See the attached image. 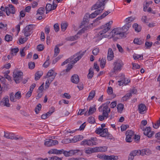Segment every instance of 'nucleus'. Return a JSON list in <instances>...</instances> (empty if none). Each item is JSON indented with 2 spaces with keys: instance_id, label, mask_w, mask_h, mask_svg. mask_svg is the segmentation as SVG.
<instances>
[{
  "instance_id": "1",
  "label": "nucleus",
  "mask_w": 160,
  "mask_h": 160,
  "mask_svg": "<svg viewBox=\"0 0 160 160\" xmlns=\"http://www.w3.org/2000/svg\"><path fill=\"white\" fill-rule=\"evenodd\" d=\"M110 103V101H107L105 103L101 106L98 108L100 112H103L102 115H99L98 116V119L102 121L104 119V117H106L107 118L108 116V112H110V108H109L108 110V105Z\"/></svg>"
},
{
  "instance_id": "2",
  "label": "nucleus",
  "mask_w": 160,
  "mask_h": 160,
  "mask_svg": "<svg viewBox=\"0 0 160 160\" xmlns=\"http://www.w3.org/2000/svg\"><path fill=\"white\" fill-rule=\"evenodd\" d=\"M121 27L114 28L111 32V37L113 41H116L118 39H122L124 37V33L122 32Z\"/></svg>"
},
{
  "instance_id": "3",
  "label": "nucleus",
  "mask_w": 160,
  "mask_h": 160,
  "mask_svg": "<svg viewBox=\"0 0 160 160\" xmlns=\"http://www.w3.org/2000/svg\"><path fill=\"white\" fill-rule=\"evenodd\" d=\"M151 154V151H132L128 156V160H133L136 156L148 155Z\"/></svg>"
},
{
  "instance_id": "4",
  "label": "nucleus",
  "mask_w": 160,
  "mask_h": 160,
  "mask_svg": "<svg viewBox=\"0 0 160 160\" xmlns=\"http://www.w3.org/2000/svg\"><path fill=\"white\" fill-rule=\"evenodd\" d=\"M80 151H49L48 153L50 154H54L59 155L63 153L66 157L72 156L76 154Z\"/></svg>"
},
{
  "instance_id": "5",
  "label": "nucleus",
  "mask_w": 160,
  "mask_h": 160,
  "mask_svg": "<svg viewBox=\"0 0 160 160\" xmlns=\"http://www.w3.org/2000/svg\"><path fill=\"white\" fill-rule=\"evenodd\" d=\"M99 28L102 29L94 37H97L101 36V35H103L110 29V21L101 26Z\"/></svg>"
},
{
  "instance_id": "6",
  "label": "nucleus",
  "mask_w": 160,
  "mask_h": 160,
  "mask_svg": "<svg viewBox=\"0 0 160 160\" xmlns=\"http://www.w3.org/2000/svg\"><path fill=\"white\" fill-rule=\"evenodd\" d=\"M123 65L122 61L119 59L117 60L113 63V70L112 72H115L116 71H120Z\"/></svg>"
},
{
  "instance_id": "7",
  "label": "nucleus",
  "mask_w": 160,
  "mask_h": 160,
  "mask_svg": "<svg viewBox=\"0 0 160 160\" xmlns=\"http://www.w3.org/2000/svg\"><path fill=\"white\" fill-rule=\"evenodd\" d=\"M23 73L18 71H14L13 72V77L14 80L17 83H19L22 78Z\"/></svg>"
},
{
  "instance_id": "8",
  "label": "nucleus",
  "mask_w": 160,
  "mask_h": 160,
  "mask_svg": "<svg viewBox=\"0 0 160 160\" xmlns=\"http://www.w3.org/2000/svg\"><path fill=\"white\" fill-rule=\"evenodd\" d=\"M34 27L33 24H30L26 26L22 30L24 35L27 37L30 36L32 33V30Z\"/></svg>"
},
{
  "instance_id": "9",
  "label": "nucleus",
  "mask_w": 160,
  "mask_h": 160,
  "mask_svg": "<svg viewBox=\"0 0 160 160\" xmlns=\"http://www.w3.org/2000/svg\"><path fill=\"white\" fill-rule=\"evenodd\" d=\"M4 137L7 138L11 139H15V140H22L23 139V137L21 136L18 135H15L13 133H9L4 132Z\"/></svg>"
},
{
  "instance_id": "10",
  "label": "nucleus",
  "mask_w": 160,
  "mask_h": 160,
  "mask_svg": "<svg viewBox=\"0 0 160 160\" xmlns=\"http://www.w3.org/2000/svg\"><path fill=\"white\" fill-rule=\"evenodd\" d=\"M95 132L98 134H100V136L102 137H105L107 136L108 133V129L107 128L104 129L99 128H97Z\"/></svg>"
},
{
  "instance_id": "11",
  "label": "nucleus",
  "mask_w": 160,
  "mask_h": 160,
  "mask_svg": "<svg viewBox=\"0 0 160 160\" xmlns=\"http://www.w3.org/2000/svg\"><path fill=\"white\" fill-rule=\"evenodd\" d=\"M58 142L57 140L52 139H46L45 140L44 144L47 147H51L58 144Z\"/></svg>"
},
{
  "instance_id": "12",
  "label": "nucleus",
  "mask_w": 160,
  "mask_h": 160,
  "mask_svg": "<svg viewBox=\"0 0 160 160\" xmlns=\"http://www.w3.org/2000/svg\"><path fill=\"white\" fill-rule=\"evenodd\" d=\"M108 0H99L96 4L93 6L91 8V10H95L101 8L102 6H104Z\"/></svg>"
},
{
  "instance_id": "13",
  "label": "nucleus",
  "mask_w": 160,
  "mask_h": 160,
  "mask_svg": "<svg viewBox=\"0 0 160 160\" xmlns=\"http://www.w3.org/2000/svg\"><path fill=\"white\" fill-rule=\"evenodd\" d=\"M6 12L8 16L9 15L10 13L14 14L15 12L14 7L12 4H9L8 7H5Z\"/></svg>"
},
{
  "instance_id": "14",
  "label": "nucleus",
  "mask_w": 160,
  "mask_h": 160,
  "mask_svg": "<svg viewBox=\"0 0 160 160\" xmlns=\"http://www.w3.org/2000/svg\"><path fill=\"white\" fill-rule=\"evenodd\" d=\"M131 26L130 24H126L122 27H121L122 32L124 33V38L126 37L127 35L128 34V31Z\"/></svg>"
},
{
  "instance_id": "15",
  "label": "nucleus",
  "mask_w": 160,
  "mask_h": 160,
  "mask_svg": "<svg viewBox=\"0 0 160 160\" xmlns=\"http://www.w3.org/2000/svg\"><path fill=\"white\" fill-rule=\"evenodd\" d=\"M0 105L2 107L6 106L7 107L10 106V104L9 103L8 97V96L3 98L0 102Z\"/></svg>"
},
{
  "instance_id": "16",
  "label": "nucleus",
  "mask_w": 160,
  "mask_h": 160,
  "mask_svg": "<svg viewBox=\"0 0 160 160\" xmlns=\"http://www.w3.org/2000/svg\"><path fill=\"white\" fill-rule=\"evenodd\" d=\"M154 132L151 131V128L148 127L144 130L143 133L148 138L151 137L154 134Z\"/></svg>"
},
{
  "instance_id": "17",
  "label": "nucleus",
  "mask_w": 160,
  "mask_h": 160,
  "mask_svg": "<svg viewBox=\"0 0 160 160\" xmlns=\"http://www.w3.org/2000/svg\"><path fill=\"white\" fill-rule=\"evenodd\" d=\"M138 110L140 114H143L145 113L146 111V107L144 104H140L138 106Z\"/></svg>"
},
{
  "instance_id": "18",
  "label": "nucleus",
  "mask_w": 160,
  "mask_h": 160,
  "mask_svg": "<svg viewBox=\"0 0 160 160\" xmlns=\"http://www.w3.org/2000/svg\"><path fill=\"white\" fill-rule=\"evenodd\" d=\"M79 78L77 74L73 75L71 78V81L74 83L77 84L79 81Z\"/></svg>"
},
{
  "instance_id": "19",
  "label": "nucleus",
  "mask_w": 160,
  "mask_h": 160,
  "mask_svg": "<svg viewBox=\"0 0 160 160\" xmlns=\"http://www.w3.org/2000/svg\"><path fill=\"white\" fill-rule=\"evenodd\" d=\"M96 110L95 106L94 107H90L88 111H87L84 114L86 116H88L89 115L93 113Z\"/></svg>"
},
{
  "instance_id": "20",
  "label": "nucleus",
  "mask_w": 160,
  "mask_h": 160,
  "mask_svg": "<svg viewBox=\"0 0 160 160\" xmlns=\"http://www.w3.org/2000/svg\"><path fill=\"white\" fill-rule=\"evenodd\" d=\"M72 68V66L71 64H68L67 65V67L66 69H65L63 70L60 73L61 76H64L65 75L67 72H69L71 69Z\"/></svg>"
},
{
  "instance_id": "21",
  "label": "nucleus",
  "mask_w": 160,
  "mask_h": 160,
  "mask_svg": "<svg viewBox=\"0 0 160 160\" xmlns=\"http://www.w3.org/2000/svg\"><path fill=\"white\" fill-rule=\"evenodd\" d=\"M98 61L100 62V66L101 68H103L105 67L106 63L105 58L102 57L101 59V58H100L98 60Z\"/></svg>"
},
{
  "instance_id": "22",
  "label": "nucleus",
  "mask_w": 160,
  "mask_h": 160,
  "mask_svg": "<svg viewBox=\"0 0 160 160\" xmlns=\"http://www.w3.org/2000/svg\"><path fill=\"white\" fill-rule=\"evenodd\" d=\"M108 147L106 146L100 147H96L95 148H88V149H85V150H107Z\"/></svg>"
},
{
  "instance_id": "23",
  "label": "nucleus",
  "mask_w": 160,
  "mask_h": 160,
  "mask_svg": "<svg viewBox=\"0 0 160 160\" xmlns=\"http://www.w3.org/2000/svg\"><path fill=\"white\" fill-rule=\"evenodd\" d=\"M83 136L81 135H78L74 136L72 139V142H75L81 140L83 138Z\"/></svg>"
},
{
  "instance_id": "24",
  "label": "nucleus",
  "mask_w": 160,
  "mask_h": 160,
  "mask_svg": "<svg viewBox=\"0 0 160 160\" xmlns=\"http://www.w3.org/2000/svg\"><path fill=\"white\" fill-rule=\"evenodd\" d=\"M43 72L42 71L37 72L35 75V80L36 81L39 80L43 74Z\"/></svg>"
},
{
  "instance_id": "25",
  "label": "nucleus",
  "mask_w": 160,
  "mask_h": 160,
  "mask_svg": "<svg viewBox=\"0 0 160 160\" xmlns=\"http://www.w3.org/2000/svg\"><path fill=\"white\" fill-rule=\"evenodd\" d=\"M95 91L93 90H92L89 94L87 100L89 101H90L92 100L95 97Z\"/></svg>"
},
{
  "instance_id": "26",
  "label": "nucleus",
  "mask_w": 160,
  "mask_h": 160,
  "mask_svg": "<svg viewBox=\"0 0 160 160\" xmlns=\"http://www.w3.org/2000/svg\"><path fill=\"white\" fill-rule=\"evenodd\" d=\"M132 27L134 29L135 31L137 32H140L141 30V26L136 23H134Z\"/></svg>"
},
{
  "instance_id": "27",
  "label": "nucleus",
  "mask_w": 160,
  "mask_h": 160,
  "mask_svg": "<svg viewBox=\"0 0 160 160\" xmlns=\"http://www.w3.org/2000/svg\"><path fill=\"white\" fill-rule=\"evenodd\" d=\"M121 77H122V79H123V82L125 85L128 84L130 82V80L129 79H127L125 78V75L123 74H121Z\"/></svg>"
},
{
  "instance_id": "28",
  "label": "nucleus",
  "mask_w": 160,
  "mask_h": 160,
  "mask_svg": "<svg viewBox=\"0 0 160 160\" xmlns=\"http://www.w3.org/2000/svg\"><path fill=\"white\" fill-rule=\"evenodd\" d=\"M109 36V35L105 34V35H101L100 36H99V37H94L95 38H96V42H99L100 40H101L102 38H107Z\"/></svg>"
},
{
  "instance_id": "29",
  "label": "nucleus",
  "mask_w": 160,
  "mask_h": 160,
  "mask_svg": "<svg viewBox=\"0 0 160 160\" xmlns=\"http://www.w3.org/2000/svg\"><path fill=\"white\" fill-rule=\"evenodd\" d=\"M94 74L93 70L92 68H91L89 70V73L88 74V79H91Z\"/></svg>"
},
{
  "instance_id": "30",
  "label": "nucleus",
  "mask_w": 160,
  "mask_h": 160,
  "mask_svg": "<svg viewBox=\"0 0 160 160\" xmlns=\"http://www.w3.org/2000/svg\"><path fill=\"white\" fill-rule=\"evenodd\" d=\"M68 24L67 22H62L61 24V28L62 31H65L68 26Z\"/></svg>"
},
{
  "instance_id": "31",
  "label": "nucleus",
  "mask_w": 160,
  "mask_h": 160,
  "mask_svg": "<svg viewBox=\"0 0 160 160\" xmlns=\"http://www.w3.org/2000/svg\"><path fill=\"white\" fill-rule=\"evenodd\" d=\"M132 96L131 93H128L123 97L122 99V100L123 101H126L129 98Z\"/></svg>"
},
{
  "instance_id": "32",
  "label": "nucleus",
  "mask_w": 160,
  "mask_h": 160,
  "mask_svg": "<svg viewBox=\"0 0 160 160\" xmlns=\"http://www.w3.org/2000/svg\"><path fill=\"white\" fill-rule=\"evenodd\" d=\"M135 19L133 17H130L126 18L124 20V22L126 24H130V23L133 21Z\"/></svg>"
},
{
  "instance_id": "33",
  "label": "nucleus",
  "mask_w": 160,
  "mask_h": 160,
  "mask_svg": "<svg viewBox=\"0 0 160 160\" xmlns=\"http://www.w3.org/2000/svg\"><path fill=\"white\" fill-rule=\"evenodd\" d=\"M117 108L118 111L121 113L124 108V105L122 103H119L118 105Z\"/></svg>"
},
{
  "instance_id": "34",
  "label": "nucleus",
  "mask_w": 160,
  "mask_h": 160,
  "mask_svg": "<svg viewBox=\"0 0 160 160\" xmlns=\"http://www.w3.org/2000/svg\"><path fill=\"white\" fill-rule=\"evenodd\" d=\"M57 73L54 72V71L52 69L50 70L47 74L46 77H50L52 75H55L56 76Z\"/></svg>"
},
{
  "instance_id": "35",
  "label": "nucleus",
  "mask_w": 160,
  "mask_h": 160,
  "mask_svg": "<svg viewBox=\"0 0 160 160\" xmlns=\"http://www.w3.org/2000/svg\"><path fill=\"white\" fill-rule=\"evenodd\" d=\"M133 42L135 44L138 45H141L143 43V41L142 40H140V39L136 38L134 39Z\"/></svg>"
},
{
  "instance_id": "36",
  "label": "nucleus",
  "mask_w": 160,
  "mask_h": 160,
  "mask_svg": "<svg viewBox=\"0 0 160 160\" xmlns=\"http://www.w3.org/2000/svg\"><path fill=\"white\" fill-rule=\"evenodd\" d=\"M42 107V105L41 104L39 103L36 106L35 111L36 114H38L39 111L41 110Z\"/></svg>"
},
{
  "instance_id": "37",
  "label": "nucleus",
  "mask_w": 160,
  "mask_h": 160,
  "mask_svg": "<svg viewBox=\"0 0 160 160\" xmlns=\"http://www.w3.org/2000/svg\"><path fill=\"white\" fill-rule=\"evenodd\" d=\"M126 136H128L132 137V136H134V132L132 130H128L126 132Z\"/></svg>"
},
{
  "instance_id": "38",
  "label": "nucleus",
  "mask_w": 160,
  "mask_h": 160,
  "mask_svg": "<svg viewBox=\"0 0 160 160\" xmlns=\"http://www.w3.org/2000/svg\"><path fill=\"white\" fill-rule=\"evenodd\" d=\"M88 28L89 27L88 26H85L84 28H83L82 29L78 32L77 33V34H81L82 33H84L86 30H87Z\"/></svg>"
},
{
  "instance_id": "39",
  "label": "nucleus",
  "mask_w": 160,
  "mask_h": 160,
  "mask_svg": "<svg viewBox=\"0 0 160 160\" xmlns=\"http://www.w3.org/2000/svg\"><path fill=\"white\" fill-rule=\"evenodd\" d=\"M45 11L44 8L43 7H41L39 8L37 11V14H39L40 15L43 14Z\"/></svg>"
},
{
  "instance_id": "40",
  "label": "nucleus",
  "mask_w": 160,
  "mask_h": 160,
  "mask_svg": "<svg viewBox=\"0 0 160 160\" xmlns=\"http://www.w3.org/2000/svg\"><path fill=\"white\" fill-rule=\"evenodd\" d=\"M60 52V49L58 47H57L55 46L54 48V57H56L59 53Z\"/></svg>"
},
{
  "instance_id": "41",
  "label": "nucleus",
  "mask_w": 160,
  "mask_h": 160,
  "mask_svg": "<svg viewBox=\"0 0 160 160\" xmlns=\"http://www.w3.org/2000/svg\"><path fill=\"white\" fill-rule=\"evenodd\" d=\"M63 57V55H60L58 56L55 59L53 60L52 62V64H55L56 62H57L61 58H62Z\"/></svg>"
},
{
  "instance_id": "42",
  "label": "nucleus",
  "mask_w": 160,
  "mask_h": 160,
  "mask_svg": "<svg viewBox=\"0 0 160 160\" xmlns=\"http://www.w3.org/2000/svg\"><path fill=\"white\" fill-rule=\"evenodd\" d=\"M12 37L10 35L8 34H6L5 37V40L8 42L12 41Z\"/></svg>"
},
{
  "instance_id": "43",
  "label": "nucleus",
  "mask_w": 160,
  "mask_h": 160,
  "mask_svg": "<svg viewBox=\"0 0 160 160\" xmlns=\"http://www.w3.org/2000/svg\"><path fill=\"white\" fill-rule=\"evenodd\" d=\"M44 48V46L42 44H39L37 46V49L38 51H42Z\"/></svg>"
},
{
  "instance_id": "44",
  "label": "nucleus",
  "mask_w": 160,
  "mask_h": 160,
  "mask_svg": "<svg viewBox=\"0 0 160 160\" xmlns=\"http://www.w3.org/2000/svg\"><path fill=\"white\" fill-rule=\"evenodd\" d=\"M55 111V108L53 107H52L51 108L49 111L47 113L49 117L50 116L54 111Z\"/></svg>"
},
{
  "instance_id": "45",
  "label": "nucleus",
  "mask_w": 160,
  "mask_h": 160,
  "mask_svg": "<svg viewBox=\"0 0 160 160\" xmlns=\"http://www.w3.org/2000/svg\"><path fill=\"white\" fill-rule=\"evenodd\" d=\"M88 121L91 124H93L95 122V120L94 118L91 116L89 117Z\"/></svg>"
},
{
  "instance_id": "46",
  "label": "nucleus",
  "mask_w": 160,
  "mask_h": 160,
  "mask_svg": "<svg viewBox=\"0 0 160 160\" xmlns=\"http://www.w3.org/2000/svg\"><path fill=\"white\" fill-rule=\"evenodd\" d=\"M152 44V42L147 41L145 42V45L147 48H150L151 47Z\"/></svg>"
},
{
  "instance_id": "47",
  "label": "nucleus",
  "mask_w": 160,
  "mask_h": 160,
  "mask_svg": "<svg viewBox=\"0 0 160 160\" xmlns=\"http://www.w3.org/2000/svg\"><path fill=\"white\" fill-rule=\"evenodd\" d=\"M53 27L54 30L56 32H58L59 31V27L58 23H56L54 24Z\"/></svg>"
},
{
  "instance_id": "48",
  "label": "nucleus",
  "mask_w": 160,
  "mask_h": 160,
  "mask_svg": "<svg viewBox=\"0 0 160 160\" xmlns=\"http://www.w3.org/2000/svg\"><path fill=\"white\" fill-rule=\"evenodd\" d=\"M132 69H139L140 68V65H139L138 64L132 63Z\"/></svg>"
},
{
  "instance_id": "49",
  "label": "nucleus",
  "mask_w": 160,
  "mask_h": 160,
  "mask_svg": "<svg viewBox=\"0 0 160 160\" xmlns=\"http://www.w3.org/2000/svg\"><path fill=\"white\" fill-rule=\"evenodd\" d=\"M26 48V49L29 48V47L28 46V47H25L22 48V50H20V53L21 57H24L25 56V52H24V50L25 48Z\"/></svg>"
},
{
  "instance_id": "50",
  "label": "nucleus",
  "mask_w": 160,
  "mask_h": 160,
  "mask_svg": "<svg viewBox=\"0 0 160 160\" xmlns=\"http://www.w3.org/2000/svg\"><path fill=\"white\" fill-rule=\"evenodd\" d=\"M79 52H81L79 55H78V56L77 57V58H78L80 60L85 53L86 50H85L83 52H82V51H80Z\"/></svg>"
},
{
  "instance_id": "51",
  "label": "nucleus",
  "mask_w": 160,
  "mask_h": 160,
  "mask_svg": "<svg viewBox=\"0 0 160 160\" xmlns=\"http://www.w3.org/2000/svg\"><path fill=\"white\" fill-rule=\"evenodd\" d=\"M28 65L29 68L32 69L35 67V64L34 62H31L28 63Z\"/></svg>"
},
{
  "instance_id": "52",
  "label": "nucleus",
  "mask_w": 160,
  "mask_h": 160,
  "mask_svg": "<svg viewBox=\"0 0 160 160\" xmlns=\"http://www.w3.org/2000/svg\"><path fill=\"white\" fill-rule=\"evenodd\" d=\"M14 96L17 99H19L21 97V92L20 91L17 92L14 95Z\"/></svg>"
},
{
  "instance_id": "53",
  "label": "nucleus",
  "mask_w": 160,
  "mask_h": 160,
  "mask_svg": "<svg viewBox=\"0 0 160 160\" xmlns=\"http://www.w3.org/2000/svg\"><path fill=\"white\" fill-rule=\"evenodd\" d=\"M19 49L18 48H12L11 49V54H13V55L14 56V54L13 53H17L19 51Z\"/></svg>"
},
{
  "instance_id": "54",
  "label": "nucleus",
  "mask_w": 160,
  "mask_h": 160,
  "mask_svg": "<svg viewBox=\"0 0 160 160\" xmlns=\"http://www.w3.org/2000/svg\"><path fill=\"white\" fill-rule=\"evenodd\" d=\"M99 48H98L94 49L92 51V53L94 55H97L99 52Z\"/></svg>"
},
{
  "instance_id": "55",
  "label": "nucleus",
  "mask_w": 160,
  "mask_h": 160,
  "mask_svg": "<svg viewBox=\"0 0 160 160\" xmlns=\"http://www.w3.org/2000/svg\"><path fill=\"white\" fill-rule=\"evenodd\" d=\"M160 125V118L159 120H158L156 123H155L153 125V127L155 128H158L159 126Z\"/></svg>"
},
{
  "instance_id": "56",
  "label": "nucleus",
  "mask_w": 160,
  "mask_h": 160,
  "mask_svg": "<svg viewBox=\"0 0 160 160\" xmlns=\"http://www.w3.org/2000/svg\"><path fill=\"white\" fill-rule=\"evenodd\" d=\"M50 31V28L49 26L48 25H47L45 28V33L47 35H48L49 32Z\"/></svg>"
},
{
  "instance_id": "57",
  "label": "nucleus",
  "mask_w": 160,
  "mask_h": 160,
  "mask_svg": "<svg viewBox=\"0 0 160 160\" xmlns=\"http://www.w3.org/2000/svg\"><path fill=\"white\" fill-rule=\"evenodd\" d=\"M46 9L50 11L52 10V5L50 3L47 4L46 7Z\"/></svg>"
},
{
  "instance_id": "58",
  "label": "nucleus",
  "mask_w": 160,
  "mask_h": 160,
  "mask_svg": "<svg viewBox=\"0 0 160 160\" xmlns=\"http://www.w3.org/2000/svg\"><path fill=\"white\" fill-rule=\"evenodd\" d=\"M129 127V126L127 125H122L121 127V130L122 131L125 130L127 128Z\"/></svg>"
},
{
  "instance_id": "59",
  "label": "nucleus",
  "mask_w": 160,
  "mask_h": 160,
  "mask_svg": "<svg viewBox=\"0 0 160 160\" xmlns=\"http://www.w3.org/2000/svg\"><path fill=\"white\" fill-rule=\"evenodd\" d=\"M68 160H88L87 159L82 158H70Z\"/></svg>"
},
{
  "instance_id": "60",
  "label": "nucleus",
  "mask_w": 160,
  "mask_h": 160,
  "mask_svg": "<svg viewBox=\"0 0 160 160\" xmlns=\"http://www.w3.org/2000/svg\"><path fill=\"white\" fill-rule=\"evenodd\" d=\"M10 100L12 102H14L16 101V100H15V99L14 98V94L12 92L10 94Z\"/></svg>"
},
{
  "instance_id": "61",
  "label": "nucleus",
  "mask_w": 160,
  "mask_h": 160,
  "mask_svg": "<svg viewBox=\"0 0 160 160\" xmlns=\"http://www.w3.org/2000/svg\"><path fill=\"white\" fill-rule=\"evenodd\" d=\"M141 57L142 58V59H143V56L137 54V55H136L133 56V58L135 60L138 59L139 58H140Z\"/></svg>"
},
{
  "instance_id": "62",
  "label": "nucleus",
  "mask_w": 160,
  "mask_h": 160,
  "mask_svg": "<svg viewBox=\"0 0 160 160\" xmlns=\"http://www.w3.org/2000/svg\"><path fill=\"white\" fill-rule=\"evenodd\" d=\"M93 68L94 69H96L97 72L99 71V67L97 64V62H94V63Z\"/></svg>"
},
{
  "instance_id": "63",
  "label": "nucleus",
  "mask_w": 160,
  "mask_h": 160,
  "mask_svg": "<svg viewBox=\"0 0 160 160\" xmlns=\"http://www.w3.org/2000/svg\"><path fill=\"white\" fill-rule=\"evenodd\" d=\"M141 20L144 23H147L148 22L147 18L146 16H143Z\"/></svg>"
},
{
  "instance_id": "64",
  "label": "nucleus",
  "mask_w": 160,
  "mask_h": 160,
  "mask_svg": "<svg viewBox=\"0 0 160 160\" xmlns=\"http://www.w3.org/2000/svg\"><path fill=\"white\" fill-rule=\"evenodd\" d=\"M97 16V14H96L94 12L89 15V18H95Z\"/></svg>"
}]
</instances>
